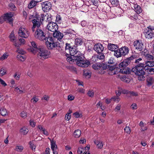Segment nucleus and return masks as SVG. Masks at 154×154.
Returning <instances> with one entry per match:
<instances>
[{
	"label": "nucleus",
	"instance_id": "f257e3e1",
	"mask_svg": "<svg viewBox=\"0 0 154 154\" xmlns=\"http://www.w3.org/2000/svg\"><path fill=\"white\" fill-rule=\"evenodd\" d=\"M145 64L144 63H140L135 66L131 69V71L134 72L136 75L138 76V79L140 81L145 79V72L144 69Z\"/></svg>",
	"mask_w": 154,
	"mask_h": 154
},
{
	"label": "nucleus",
	"instance_id": "f03ea898",
	"mask_svg": "<svg viewBox=\"0 0 154 154\" xmlns=\"http://www.w3.org/2000/svg\"><path fill=\"white\" fill-rule=\"evenodd\" d=\"M77 53L73 57L74 62L76 63V64L79 66L85 67L87 66V61L85 60L83 55L80 51Z\"/></svg>",
	"mask_w": 154,
	"mask_h": 154
},
{
	"label": "nucleus",
	"instance_id": "7ed1b4c3",
	"mask_svg": "<svg viewBox=\"0 0 154 154\" xmlns=\"http://www.w3.org/2000/svg\"><path fill=\"white\" fill-rule=\"evenodd\" d=\"M46 45L49 50H53L58 46V43L55 39L51 36H48L44 41Z\"/></svg>",
	"mask_w": 154,
	"mask_h": 154
},
{
	"label": "nucleus",
	"instance_id": "20e7f679",
	"mask_svg": "<svg viewBox=\"0 0 154 154\" xmlns=\"http://www.w3.org/2000/svg\"><path fill=\"white\" fill-rule=\"evenodd\" d=\"M37 52L38 57L42 60L48 58L50 55V52L42 45L39 46V49Z\"/></svg>",
	"mask_w": 154,
	"mask_h": 154
},
{
	"label": "nucleus",
	"instance_id": "39448f33",
	"mask_svg": "<svg viewBox=\"0 0 154 154\" xmlns=\"http://www.w3.org/2000/svg\"><path fill=\"white\" fill-rule=\"evenodd\" d=\"M32 19V20H30L29 21H31L33 23V26L31 28V30L33 32L35 31V28H38L41 26V22L37 18L35 17V16L33 15H31L29 17V19Z\"/></svg>",
	"mask_w": 154,
	"mask_h": 154
},
{
	"label": "nucleus",
	"instance_id": "423d86ee",
	"mask_svg": "<svg viewBox=\"0 0 154 154\" xmlns=\"http://www.w3.org/2000/svg\"><path fill=\"white\" fill-rule=\"evenodd\" d=\"M130 63V60L127 58L121 63L119 65L120 68V72L122 73L127 74L128 72V71L127 70L126 67Z\"/></svg>",
	"mask_w": 154,
	"mask_h": 154
},
{
	"label": "nucleus",
	"instance_id": "0eeeda50",
	"mask_svg": "<svg viewBox=\"0 0 154 154\" xmlns=\"http://www.w3.org/2000/svg\"><path fill=\"white\" fill-rule=\"evenodd\" d=\"M35 37L40 40L44 41L46 39L48 36L45 34L42 30L39 29H37L35 32Z\"/></svg>",
	"mask_w": 154,
	"mask_h": 154
},
{
	"label": "nucleus",
	"instance_id": "6e6552de",
	"mask_svg": "<svg viewBox=\"0 0 154 154\" xmlns=\"http://www.w3.org/2000/svg\"><path fill=\"white\" fill-rule=\"evenodd\" d=\"M18 33L19 36L24 38H28L29 34V32L27 29L22 26L19 28Z\"/></svg>",
	"mask_w": 154,
	"mask_h": 154
},
{
	"label": "nucleus",
	"instance_id": "1a4fd4ad",
	"mask_svg": "<svg viewBox=\"0 0 154 154\" xmlns=\"http://www.w3.org/2000/svg\"><path fill=\"white\" fill-rule=\"evenodd\" d=\"M63 33L65 37L67 39H71L75 35V31L71 29L66 30Z\"/></svg>",
	"mask_w": 154,
	"mask_h": 154
},
{
	"label": "nucleus",
	"instance_id": "9d476101",
	"mask_svg": "<svg viewBox=\"0 0 154 154\" xmlns=\"http://www.w3.org/2000/svg\"><path fill=\"white\" fill-rule=\"evenodd\" d=\"M47 28L48 30L54 32L58 30V26L56 23L52 22L48 24Z\"/></svg>",
	"mask_w": 154,
	"mask_h": 154
},
{
	"label": "nucleus",
	"instance_id": "9b49d317",
	"mask_svg": "<svg viewBox=\"0 0 154 154\" xmlns=\"http://www.w3.org/2000/svg\"><path fill=\"white\" fill-rule=\"evenodd\" d=\"M42 10L44 12H47L51 8V4L48 1H46L41 3Z\"/></svg>",
	"mask_w": 154,
	"mask_h": 154
},
{
	"label": "nucleus",
	"instance_id": "f8f14e48",
	"mask_svg": "<svg viewBox=\"0 0 154 154\" xmlns=\"http://www.w3.org/2000/svg\"><path fill=\"white\" fill-rule=\"evenodd\" d=\"M134 46L137 50L141 51L144 49V45L142 41L137 40L134 42Z\"/></svg>",
	"mask_w": 154,
	"mask_h": 154
},
{
	"label": "nucleus",
	"instance_id": "ddd939ff",
	"mask_svg": "<svg viewBox=\"0 0 154 154\" xmlns=\"http://www.w3.org/2000/svg\"><path fill=\"white\" fill-rule=\"evenodd\" d=\"M31 43L32 46L30 47L29 50L32 53L35 54L37 52L40 46H38L35 42H32Z\"/></svg>",
	"mask_w": 154,
	"mask_h": 154
},
{
	"label": "nucleus",
	"instance_id": "4468645a",
	"mask_svg": "<svg viewBox=\"0 0 154 154\" xmlns=\"http://www.w3.org/2000/svg\"><path fill=\"white\" fill-rule=\"evenodd\" d=\"M93 49L96 52L101 53L103 51L104 47L101 44L98 43L94 45Z\"/></svg>",
	"mask_w": 154,
	"mask_h": 154
},
{
	"label": "nucleus",
	"instance_id": "2eb2a0df",
	"mask_svg": "<svg viewBox=\"0 0 154 154\" xmlns=\"http://www.w3.org/2000/svg\"><path fill=\"white\" fill-rule=\"evenodd\" d=\"M13 16V13L10 12L5 14L3 17L5 20L7 21L10 23H11L13 21L12 17Z\"/></svg>",
	"mask_w": 154,
	"mask_h": 154
},
{
	"label": "nucleus",
	"instance_id": "dca6fc26",
	"mask_svg": "<svg viewBox=\"0 0 154 154\" xmlns=\"http://www.w3.org/2000/svg\"><path fill=\"white\" fill-rule=\"evenodd\" d=\"M64 35L59 31L57 30L54 32L53 34V37L56 38L58 39H61L62 38Z\"/></svg>",
	"mask_w": 154,
	"mask_h": 154
},
{
	"label": "nucleus",
	"instance_id": "f3484780",
	"mask_svg": "<svg viewBox=\"0 0 154 154\" xmlns=\"http://www.w3.org/2000/svg\"><path fill=\"white\" fill-rule=\"evenodd\" d=\"M131 4H133L134 9L135 11L137 14H139L142 12V9L136 3L134 2H130Z\"/></svg>",
	"mask_w": 154,
	"mask_h": 154
},
{
	"label": "nucleus",
	"instance_id": "a211bd4d",
	"mask_svg": "<svg viewBox=\"0 0 154 154\" xmlns=\"http://www.w3.org/2000/svg\"><path fill=\"white\" fill-rule=\"evenodd\" d=\"M120 51H121L122 56H125L128 53L129 49L128 47L124 46L120 48Z\"/></svg>",
	"mask_w": 154,
	"mask_h": 154
},
{
	"label": "nucleus",
	"instance_id": "6ab92c4d",
	"mask_svg": "<svg viewBox=\"0 0 154 154\" xmlns=\"http://www.w3.org/2000/svg\"><path fill=\"white\" fill-rule=\"evenodd\" d=\"M108 48L109 50L114 52L119 48L117 45L112 44H109Z\"/></svg>",
	"mask_w": 154,
	"mask_h": 154
},
{
	"label": "nucleus",
	"instance_id": "aec40b11",
	"mask_svg": "<svg viewBox=\"0 0 154 154\" xmlns=\"http://www.w3.org/2000/svg\"><path fill=\"white\" fill-rule=\"evenodd\" d=\"M145 64L144 67L145 69H148L149 68L147 67V66L149 67H153L154 66V61H146L144 63Z\"/></svg>",
	"mask_w": 154,
	"mask_h": 154
},
{
	"label": "nucleus",
	"instance_id": "412c9836",
	"mask_svg": "<svg viewBox=\"0 0 154 154\" xmlns=\"http://www.w3.org/2000/svg\"><path fill=\"white\" fill-rule=\"evenodd\" d=\"M0 113L2 116H5L8 115L7 110L5 107H2L0 108Z\"/></svg>",
	"mask_w": 154,
	"mask_h": 154
},
{
	"label": "nucleus",
	"instance_id": "4be33fe9",
	"mask_svg": "<svg viewBox=\"0 0 154 154\" xmlns=\"http://www.w3.org/2000/svg\"><path fill=\"white\" fill-rule=\"evenodd\" d=\"M87 146L85 147L80 146L78 148V154H87L86 148Z\"/></svg>",
	"mask_w": 154,
	"mask_h": 154
},
{
	"label": "nucleus",
	"instance_id": "5701e85b",
	"mask_svg": "<svg viewBox=\"0 0 154 154\" xmlns=\"http://www.w3.org/2000/svg\"><path fill=\"white\" fill-rule=\"evenodd\" d=\"M117 69L115 66H110L109 67L108 72L109 74L111 75H113L116 73Z\"/></svg>",
	"mask_w": 154,
	"mask_h": 154
},
{
	"label": "nucleus",
	"instance_id": "b1692460",
	"mask_svg": "<svg viewBox=\"0 0 154 154\" xmlns=\"http://www.w3.org/2000/svg\"><path fill=\"white\" fill-rule=\"evenodd\" d=\"M75 46H73L72 48H71V50H70L69 51L70 56L73 57V56H75V55L77 53V52H79L75 49Z\"/></svg>",
	"mask_w": 154,
	"mask_h": 154
},
{
	"label": "nucleus",
	"instance_id": "393cba45",
	"mask_svg": "<svg viewBox=\"0 0 154 154\" xmlns=\"http://www.w3.org/2000/svg\"><path fill=\"white\" fill-rule=\"evenodd\" d=\"M150 31H147L145 34V37L146 38H151L154 36V32H150Z\"/></svg>",
	"mask_w": 154,
	"mask_h": 154
},
{
	"label": "nucleus",
	"instance_id": "a878e982",
	"mask_svg": "<svg viewBox=\"0 0 154 154\" xmlns=\"http://www.w3.org/2000/svg\"><path fill=\"white\" fill-rule=\"evenodd\" d=\"M94 143L97 145V147L98 148L101 149L103 146V144L101 141L95 140L94 141Z\"/></svg>",
	"mask_w": 154,
	"mask_h": 154
},
{
	"label": "nucleus",
	"instance_id": "bb28decb",
	"mask_svg": "<svg viewBox=\"0 0 154 154\" xmlns=\"http://www.w3.org/2000/svg\"><path fill=\"white\" fill-rule=\"evenodd\" d=\"M29 130L28 128L26 127H23L20 130V132L21 134L26 135L28 132Z\"/></svg>",
	"mask_w": 154,
	"mask_h": 154
},
{
	"label": "nucleus",
	"instance_id": "cd10ccee",
	"mask_svg": "<svg viewBox=\"0 0 154 154\" xmlns=\"http://www.w3.org/2000/svg\"><path fill=\"white\" fill-rule=\"evenodd\" d=\"M114 55L117 58L120 57L122 56L121 51H120V48L116 50L114 52Z\"/></svg>",
	"mask_w": 154,
	"mask_h": 154
},
{
	"label": "nucleus",
	"instance_id": "c85d7f7f",
	"mask_svg": "<svg viewBox=\"0 0 154 154\" xmlns=\"http://www.w3.org/2000/svg\"><path fill=\"white\" fill-rule=\"evenodd\" d=\"M75 44L77 45H82L83 43V41L81 38H76L75 40Z\"/></svg>",
	"mask_w": 154,
	"mask_h": 154
},
{
	"label": "nucleus",
	"instance_id": "c756f323",
	"mask_svg": "<svg viewBox=\"0 0 154 154\" xmlns=\"http://www.w3.org/2000/svg\"><path fill=\"white\" fill-rule=\"evenodd\" d=\"M66 57H67L66 60L69 63H70L72 64L74 62V60L73 59V56H68L69 54H66Z\"/></svg>",
	"mask_w": 154,
	"mask_h": 154
},
{
	"label": "nucleus",
	"instance_id": "7c9ffc66",
	"mask_svg": "<svg viewBox=\"0 0 154 154\" xmlns=\"http://www.w3.org/2000/svg\"><path fill=\"white\" fill-rule=\"evenodd\" d=\"M153 79L152 77H149L147 79V85L148 86H151L153 82Z\"/></svg>",
	"mask_w": 154,
	"mask_h": 154
},
{
	"label": "nucleus",
	"instance_id": "2f4dec72",
	"mask_svg": "<svg viewBox=\"0 0 154 154\" xmlns=\"http://www.w3.org/2000/svg\"><path fill=\"white\" fill-rule=\"evenodd\" d=\"M51 148L52 150L57 149V147L56 144V141L54 140H52L51 141Z\"/></svg>",
	"mask_w": 154,
	"mask_h": 154
},
{
	"label": "nucleus",
	"instance_id": "473e14b6",
	"mask_svg": "<svg viewBox=\"0 0 154 154\" xmlns=\"http://www.w3.org/2000/svg\"><path fill=\"white\" fill-rule=\"evenodd\" d=\"M46 22H48L49 23L50 22H52L51 21L52 20V16L50 14H46Z\"/></svg>",
	"mask_w": 154,
	"mask_h": 154
},
{
	"label": "nucleus",
	"instance_id": "72a5a7b5",
	"mask_svg": "<svg viewBox=\"0 0 154 154\" xmlns=\"http://www.w3.org/2000/svg\"><path fill=\"white\" fill-rule=\"evenodd\" d=\"M36 4L37 3L34 0H32L30 2L28 5V8L29 9L32 8L35 6Z\"/></svg>",
	"mask_w": 154,
	"mask_h": 154
},
{
	"label": "nucleus",
	"instance_id": "f704fd0d",
	"mask_svg": "<svg viewBox=\"0 0 154 154\" xmlns=\"http://www.w3.org/2000/svg\"><path fill=\"white\" fill-rule=\"evenodd\" d=\"M102 64L100 63H97L95 64H93L92 65V68L95 70L99 69L102 66Z\"/></svg>",
	"mask_w": 154,
	"mask_h": 154
},
{
	"label": "nucleus",
	"instance_id": "c9c22d12",
	"mask_svg": "<svg viewBox=\"0 0 154 154\" xmlns=\"http://www.w3.org/2000/svg\"><path fill=\"white\" fill-rule=\"evenodd\" d=\"M81 133L80 130H75L73 134L74 136L76 138H78L80 137Z\"/></svg>",
	"mask_w": 154,
	"mask_h": 154
},
{
	"label": "nucleus",
	"instance_id": "e433bc0d",
	"mask_svg": "<svg viewBox=\"0 0 154 154\" xmlns=\"http://www.w3.org/2000/svg\"><path fill=\"white\" fill-rule=\"evenodd\" d=\"M70 43H66V46L65 47V51H69L70 50H71V48H72L73 46L71 45Z\"/></svg>",
	"mask_w": 154,
	"mask_h": 154
},
{
	"label": "nucleus",
	"instance_id": "4c0bfd02",
	"mask_svg": "<svg viewBox=\"0 0 154 154\" xmlns=\"http://www.w3.org/2000/svg\"><path fill=\"white\" fill-rule=\"evenodd\" d=\"M7 70L6 68L3 67L0 70V76H2L6 74Z\"/></svg>",
	"mask_w": 154,
	"mask_h": 154
},
{
	"label": "nucleus",
	"instance_id": "58836bf2",
	"mask_svg": "<svg viewBox=\"0 0 154 154\" xmlns=\"http://www.w3.org/2000/svg\"><path fill=\"white\" fill-rule=\"evenodd\" d=\"M23 149V146L21 145L17 146L16 147L15 150L17 152H21Z\"/></svg>",
	"mask_w": 154,
	"mask_h": 154
},
{
	"label": "nucleus",
	"instance_id": "ea45409f",
	"mask_svg": "<svg viewBox=\"0 0 154 154\" xmlns=\"http://www.w3.org/2000/svg\"><path fill=\"white\" fill-rule=\"evenodd\" d=\"M9 37L11 41L14 42L15 41V37L13 31L11 32L9 36Z\"/></svg>",
	"mask_w": 154,
	"mask_h": 154
},
{
	"label": "nucleus",
	"instance_id": "a19ab883",
	"mask_svg": "<svg viewBox=\"0 0 154 154\" xmlns=\"http://www.w3.org/2000/svg\"><path fill=\"white\" fill-rule=\"evenodd\" d=\"M88 2L90 3V5H93L96 6L98 4V2L97 0H89Z\"/></svg>",
	"mask_w": 154,
	"mask_h": 154
},
{
	"label": "nucleus",
	"instance_id": "79ce46f5",
	"mask_svg": "<svg viewBox=\"0 0 154 154\" xmlns=\"http://www.w3.org/2000/svg\"><path fill=\"white\" fill-rule=\"evenodd\" d=\"M110 2L114 6H116L119 4L118 0H110Z\"/></svg>",
	"mask_w": 154,
	"mask_h": 154
},
{
	"label": "nucleus",
	"instance_id": "37998d69",
	"mask_svg": "<svg viewBox=\"0 0 154 154\" xmlns=\"http://www.w3.org/2000/svg\"><path fill=\"white\" fill-rule=\"evenodd\" d=\"M144 56L148 60H153V56L149 54H144Z\"/></svg>",
	"mask_w": 154,
	"mask_h": 154
},
{
	"label": "nucleus",
	"instance_id": "c03bdc74",
	"mask_svg": "<svg viewBox=\"0 0 154 154\" xmlns=\"http://www.w3.org/2000/svg\"><path fill=\"white\" fill-rule=\"evenodd\" d=\"M97 57L98 61L99 60H103L104 59L105 56L103 54H99L97 55Z\"/></svg>",
	"mask_w": 154,
	"mask_h": 154
},
{
	"label": "nucleus",
	"instance_id": "a18cd8bd",
	"mask_svg": "<svg viewBox=\"0 0 154 154\" xmlns=\"http://www.w3.org/2000/svg\"><path fill=\"white\" fill-rule=\"evenodd\" d=\"M97 60V55H95L92 56L91 59L90 60V62L91 63H95V62Z\"/></svg>",
	"mask_w": 154,
	"mask_h": 154
},
{
	"label": "nucleus",
	"instance_id": "49530a36",
	"mask_svg": "<svg viewBox=\"0 0 154 154\" xmlns=\"http://www.w3.org/2000/svg\"><path fill=\"white\" fill-rule=\"evenodd\" d=\"M9 6L10 8L13 11L16 10V8L15 5L13 3H11L9 4Z\"/></svg>",
	"mask_w": 154,
	"mask_h": 154
},
{
	"label": "nucleus",
	"instance_id": "de8ad7c7",
	"mask_svg": "<svg viewBox=\"0 0 154 154\" xmlns=\"http://www.w3.org/2000/svg\"><path fill=\"white\" fill-rule=\"evenodd\" d=\"M17 57L21 61H23L25 60V57L23 55L18 54Z\"/></svg>",
	"mask_w": 154,
	"mask_h": 154
},
{
	"label": "nucleus",
	"instance_id": "09e8293b",
	"mask_svg": "<svg viewBox=\"0 0 154 154\" xmlns=\"http://www.w3.org/2000/svg\"><path fill=\"white\" fill-rule=\"evenodd\" d=\"M121 104H120L119 103L118 104L116 105V106L114 109V110L115 111L117 112H119V110L121 109Z\"/></svg>",
	"mask_w": 154,
	"mask_h": 154
},
{
	"label": "nucleus",
	"instance_id": "8fccbe9b",
	"mask_svg": "<svg viewBox=\"0 0 154 154\" xmlns=\"http://www.w3.org/2000/svg\"><path fill=\"white\" fill-rule=\"evenodd\" d=\"M125 132L128 134H130L131 132V129L130 127L126 126L124 128Z\"/></svg>",
	"mask_w": 154,
	"mask_h": 154
},
{
	"label": "nucleus",
	"instance_id": "3c124183",
	"mask_svg": "<svg viewBox=\"0 0 154 154\" xmlns=\"http://www.w3.org/2000/svg\"><path fill=\"white\" fill-rule=\"evenodd\" d=\"M112 100H113L114 101L116 102L117 103H118L120 100V98L119 97V96H114L113 97L111 98Z\"/></svg>",
	"mask_w": 154,
	"mask_h": 154
},
{
	"label": "nucleus",
	"instance_id": "603ef678",
	"mask_svg": "<svg viewBox=\"0 0 154 154\" xmlns=\"http://www.w3.org/2000/svg\"><path fill=\"white\" fill-rule=\"evenodd\" d=\"M38 100V98L36 97L35 96H34L33 98L31 99V102L33 103H35Z\"/></svg>",
	"mask_w": 154,
	"mask_h": 154
},
{
	"label": "nucleus",
	"instance_id": "864d4df0",
	"mask_svg": "<svg viewBox=\"0 0 154 154\" xmlns=\"http://www.w3.org/2000/svg\"><path fill=\"white\" fill-rule=\"evenodd\" d=\"M138 56L137 54L136 55H133L130 57L127 58V59L130 60V62L131 63V60H132L133 59L137 58L138 57Z\"/></svg>",
	"mask_w": 154,
	"mask_h": 154
},
{
	"label": "nucleus",
	"instance_id": "5fc2aeb1",
	"mask_svg": "<svg viewBox=\"0 0 154 154\" xmlns=\"http://www.w3.org/2000/svg\"><path fill=\"white\" fill-rule=\"evenodd\" d=\"M73 115L75 118H77L80 117L82 114L78 112H76L74 113Z\"/></svg>",
	"mask_w": 154,
	"mask_h": 154
},
{
	"label": "nucleus",
	"instance_id": "6e6d98bb",
	"mask_svg": "<svg viewBox=\"0 0 154 154\" xmlns=\"http://www.w3.org/2000/svg\"><path fill=\"white\" fill-rule=\"evenodd\" d=\"M8 57V54L7 53H5L2 56L0 57V59L2 60H3L7 59Z\"/></svg>",
	"mask_w": 154,
	"mask_h": 154
},
{
	"label": "nucleus",
	"instance_id": "4d7b16f0",
	"mask_svg": "<svg viewBox=\"0 0 154 154\" xmlns=\"http://www.w3.org/2000/svg\"><path fill=\"white\" fill-rule=\"evenodd\" d=\"M61 20V18L60 17V15L58 14H57L56 17V21L58 23H60Z\"/></svg>",
	"mask_w": 154,
	"mask_h": 154
},
{
	"label": "nucleus",
	"instance_id": "13d9d810",
	"mask_svg": "<svg viewBox=\"0 0 154 154\" xmlns=\"http://www.w3.org/2000/svg\"><path fill=\"white\" fill-rule=\"evenodd\" d=\"M87 94L89 97H93L94 95V92L92 91H89L87 93Z\"/></svg>",
	"mask_w": 154,
	"mask_h": 154
},
{
	"label": "nucleus",
	"instance_id": "bf43d9fd",
	"mask_svg": "<svg viewBox=\"0 0 154 154\" xmlns=\"http://www.w3.org/2000/svg\"><path fill=\"white\" fill-rule=\"evenodd\" d=\"M30 125L32 127H34L35 125V122H34V121L32 120H30L29 121Z\"/></svg>",
	"mask_w": 154,
	"mask_h": 154
},
{
	"label": "nucleus",
	"instance_id": "052dcab7",
	"mask_svg": "<svg viewBox=\"0 0 154 154\" xmlns=\"http://www.w3.org/2000/svg\"><path fill=\"white\" fill-rule=\"evenodd\" d=\"M147 69L148 70V72L149 73V74H154V68H148V69Z\"/></svg>",
	"mask_w": 154,
	"mask_h": 154
},
{
	"label": "nucleus",
	"instance_id": "680f3d73",
	"mask_svg": "<svg viewBox=\"0 0 154 154\" xmlns=\"http://www.w3.org/2000/svg\"><path fill=\"white\" fill-rule=\"evenodd\" d=\"M29 144L30 145V147L32 148V150H35V146L31 141L29 142Z\"/></svg>",
	"mask_w": 154,
	"mask_h": 154
},
{
	"label": "nucleus",
	"instance_id": "e2e57ef3",
	"mask_svg": "<svg viewBox=\"0 0 154 154\" xmlns=\"http://www.w3.org/2000/svg\"><path fill=\"white\" fill-rule=\"evenodd\" d=\"M81 25L83 27H86L87 22L85 20L82 21L81 22Z\"/></svg>",
	"mask_w": 154,
	"mask_h": 154
},
{
	"label": "nucleus",
	"instance_id": "0e129e2a",
	"mask_svg": "<svg viewBox=\"0 0 154 154\" xmlns=\"http://www.w3.org/2000/svg\"><path fill=\"white\" fill-rule=\"evenodd\" d=\"M15 89L17 92L19 93H23L25 92L24 91L21 90L20 88H19L18 87L15 88Z\"/></svg>",
	"mask_w": 154,
	"mask_h": 154
},
{
	"label": "nucleus",
	"instance_id": "69168bd1",
	"mask_svg": "<svg viewBox=\"0 0 154 154\" xmlns=\"http://www.w3.org/2000/svg\"><path fill=\"white\" fill-rule=\"evenodd\" d=\"M131 107L132 109H137V105L135 103H133L131 106Z\"/></svg>",
	"mask_w": 154,
	"mask_h": 154
},
{
	"label": "nucleus",
	"instance_id": "338daca9",
	"mask_svg": "<svg viewBox=\"0 0 154 154\" xmlns=\"http://www.w3.org/2000/svg\"><path fill=\"white\" fill-rule=\"evenodd\" d=\"M20 116L23 118H25L26 116V113L24 111L22 112L21 113Z\"/></svg>",
	"mask_w": 154,
	"mask_h": 154
},
{
	"label": "nucleus",
	"instance_id": "774afa93",
	"mask_svg": "<svg viewBox=\"0 0 154 154\" xmlns=\"http://www.w3.org/2000/svg\"><path fill=\"white\" fill-rule=\"evenodd\" d=\"M74 97L71 95H68V99L69 101L73 100L74 99Z\"/></svg>",
	"mask_w": 154,
	"mask_h": 154
}]
</instances>
